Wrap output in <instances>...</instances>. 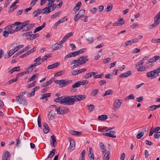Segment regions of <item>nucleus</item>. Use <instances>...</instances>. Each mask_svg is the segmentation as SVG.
I'll list each match as a JSON object with an SVG mask.
<instances>
[{"label": "nucleus", "instance_id": "nucleus-14", "mask_svg": "<svg viewBox=\"0 0 160 160\" xmlns=\"http://www.w3.org/2000/svg\"><path fill=\"white\" fill-rule=\"evenodd\" d=\"M50 144L52 146L55 147L57 144L56 139L54 135L51 136Z\"/></svg>", "mask_w": 160, "mask_h": 160}, {"label": "nucleus", "instance_id": "nucleus-60", "mask_svg": "<svg viewBox=\"0 0 160 160\" xmlns=\"http://www.w3.org/2000/svg\"><path fill=\"white\" fill-rule=\"evenodd\" d=\"M140 51V49L135 48L132 51V53H136L139 52Z\"/></svg>", "mask_w": 160, "mask_h": 160}, {"label": "nucleus", "instance_id": "nucleus-39", "mask_svg": "<svg viewBox=\"0 0 160 160\" xmlns=\"http://www.w3.org/2000/svg\"><path fill=\"white\" fill-rule=\"evenodd\" d=\"M100 148L103 152V154H104L106 151V148L104 146V145L102 142H101L100 143Z\"/></svg>", "mask_w": 160, "mask_h": 160}, {"label": "nucleus", "instance_id": "nucleus-64", "mask_svg": "<svg viewBox=\"0 0 160 160\" xmlns=\"http://www.w3.org/2000/svg\"><path fill=\"white\" fill-rule=\"evenodd\" d=\"M87 40L89 42V43L91 44L92 43L93 41V38L92 37L88 38Z\"/></svg>", "mask_w": 160, "mask_h": 160}, {"label": "nucleus", "instance_id": "nucleus-51", "mask_svg": "<svg viewBox=\"0 0 160 160\" xmlns=\"http://www.w3.org/2000/svg\"><path fill=\"white\" fill-rule=\"evenodd\" d=\"M80 86L79 81H78L77 82H76L72 86V87L73 88H78Z\"/></svg>", "mask_w": 160, "mask_h": 160}, {"label": "nucleus", "instance_id": "nucleus-42", "mask_svg": "<svg viewBox=\"0 0 160 160\" xmlns=\"http://www.w3.org/2000/svg\"><path fill=\"white\" fill-rule=\"evenodd\" d=\"M132 44L131 40L126 42L122 44L121 46L124 47H126L128 45H130Z\"/></svg>", "mask_w": 160, "mask_h": 160}, {"label": "nucleus", "instance_id": "nucleus-17", "mask_svg": "<svg viewBox=\"0 0 160 160\" xmlns=\"http://www.w3.org/2000/svg\"><path fill=\"white\" fill-rule=\"evenodd\" d=\"M157 71L156 69L151 71V79L154 78L158 76L159 72H158Z\"/></svg>", "mask_w": 160, "mask_h": 160}, {"label": "nucleus", "instance_id": "nucleus-47", "mask_svg": "<svg viewBox=\"0 0 160 160\" xmlns=\"http://www.w3.org/2000/svg\"><path fill=\"white\" fill-rule=\"evenodd\" d=\"M86 151L85 150H83L81 153L80 159L81 160H84V156L85 154Z\"/></svg>", "mask_w": 160, "mask_h": 160}, {"label": "nucleus", "instance_id": "nucleus-55", "mask_svg": "<svg viewBox=\"0 0 160 160\" xmlns=\"http://www.w3.org/2000/svg\"><path fill=\"white\" fill-rule=\"evenodd\" d=\"M80 85H85L87 84L88 83V80H83L82 81H79Z\"/></svg>", "mask_w": 160, "mask_h": 160}, {"label": "nucleus", "instance_id": "nucleus-32", "mask_svg": "<svg viewBox=\"0 0 160 160\" xmlns=\"http://www.w3.org/2000/svg\"><path fill=\"white\" fill-rule=\"evenodd\" d=\"M89 153L88 154V156L90 158H92L93 160L94 159V157L92 149L91 148H89Z\"/></svg>", "mask_w": 160, "mask_h": 160}, {"label": "nucleus", "instance_id": "nucleus-53", "mask_svg": "<svg viewBox=\"0 0 160 160\" xmlns=\"http://www.w3.org/2000/svg\"><path fill=\"white\" fill-rule=\"evenodd\" d=\"M86 48H83L82 49H81L80 50L77 51V53H78V55L83 53L86 51Z\"/></svg>", "mask_w": 160, "mask_h": 160}, {"label": "nucleus", "instance_id": "nucleus-18", "mask_svg": "<svg viewBox=\"0 0 160 160\" xmlns=\"http://www.w3.org/2000/svg\"><path fill=\"white\" fill-rule=\"evenodd\" d=\"M132 72L131 71H127L126 72H125L121 74L119 76L120 78H126L128 76H130L132 74Z\"/></svg>", "mask_w": 160, "mask_h": 160}, {"label": "nucleus", "instance_id": "nucleus-33", "mask_svg": "<svg viewBox=\"0 0 160 160\" xmlns=\"http://www.w3.org/2000/svg\"><path fill=\"white\" fill-rule=\"evenodd\" d=\"M160 59L159 56L156 55L152 57L151 59V63L157 62L159 59Z\"/></svg>", "mask_w": 160, "mask_h": 160}, {"label": "nucleus", "instance_id": "nucleus-45", "mask_svg": "<svg viewBox=\"0 0 160 160\" xmlns=\"http://www.w3.org/2000/svg\"><path fill=\"white\" fill-rule=\"evenodd\" d=\"M135 98V97L132 94L129 95L125 99V101H127L128 99H133Z\"/></svg>", "mask_w": 160, "mask_h": 160}, {"label": "nucleus", "instance_id": "nucleus-43", "mask_svg": "<svg viewBox=\"0 0 160 160\" xmlns=\"http://www.w3.org/2000/svg\"><path fill=\"white\" fill-rule=\"evenodd\" d=\"M39 74H35L32 76L30 78L28 79V82H30L33 80H34L38 76Z\"/></svg>", "mask_w": 160, "mask_h": 160}, {"label": "nucleus", "instance_id": "nucleus-21", "mask_svg": "<svg viewBox=\"0 0 160 160\" xmlns=\"http://www.w3.org/2000/svg\"><path fill=\"white\" fill-rule=\"evenodd\" d=\"M54 80V78H52L48 81H47V82L42 83L41 84V86L42 87H45L46 86H48L51 84L52 82H53Z\"/></svg>", "mask_w": 160, "mask_h": 160}, {"label": "nucleus", "instance_id": "nucleus-12", "mask_svg": "<svg viewBox=\"0 0 160 160\" xmlns=\"http://www.w3.org/2000/svg\"><path fill=\"white\" fill-rule=\"evenodd\" d=\"M74 99L72 97V96L67 97L66 105H73L74 103Z\"/></svg>", "mask_w": 160, "mask_h": 160}, {"label": "nucleus", "instance_id": "nucleus-41", "mask_svg": "<svg viewBox=\"0 0 160 160\" xmlns=\"http://www.w3.org/2000/svg\"><path fill=\"white\" fill-rule=\"evenodd\" d=\"M56 151L55 149H52V151L50 153H49V154L48 155L47 158H50L52 157L55 154V152Z\"/></svg>", "mask_w": 160, "mask_h": 160}, {"label": "nucleus", "instance_id": "nucleus-37", "mask_svg": "<svg viewBox=\"0 0 160 160\" xmlns=\"http://www.w3.org/2000/svg\"><path fill=\"white\" fill-rule=\"evenodd\" d=\"M65 72V70H62L60 72L55 73L54 74L55 77H58L60 76L63 74H64Z\"/></svg>", "mask_w": 160, "mask_h": 160}, {"label": "nucleus", "instance_id": "nucleus-54", "mask_svg": "<svg viewBox=\"0 0 160 160\" xmlns=\"http://www.w3.org/2000/svg\"><path fill=\"white\" fill-rule=\"evenodd\" d=\"M154 137L157 139H159L160 138V132H157L154 135Z\"/></svg>", "mask_w": 160, "mask_h": 160}, {"label": "nucleus", "instance_id": "nucleus-1", "mask_svg": "<svg viewBox=\"0 0 160 160\" xmlns=\"http://www.w3.org/2000/svg\"><path fill=\"white\" fill-rule=\"evenodd\" d=\"M51 3L50 2L47 5V7H45L44 9L41 10L42 13L43 14H45L51 12V8H52V11H53L55 9L56 7V5L53 4L52 5H50Z\"/></svg>", "mask_w": 160, "mask_h": 160}, {"label": "nucleus", "instance_id": "nucleus-29", "mask_svg": "<svg viewBox=\"0 0 160 160\" xmlns=\"http://www.w3.org/2000/svg\"><path fill=\"white\" fill-rule=\"evenodd\" d=\"M146 131V129H143L142 130V131L140 132L137 135L136 137L138 139L141 138L144 135V132Z\"/></svg>", "mask_w": 160, "mask_h": 160}, {"label": "nucleus", "instance_id": "nucleus-30", "mask_svg": "<svg viewBox=\"0 0 160 160\" xmlns=\"http://www.w3.org/2000/svg\"><path fill=\"white\" fill-rule=\"evenodd\" d=\"M20 67L19 66L15 67L12 68L8 72L10 74H12L15 71H19L20 70Z\"/></svg>", "mask_w": 160, "mask_h": 160}, {"label": "nucleus", "instance_id": "nucleus-6", "mask_svg": "<svg viewBox=\"0 0 160 160\" xmlns=\"http://www.w3.org/2000/svg\"><path fill=\"white\" fill-rule=\"evenodd\" d=\"M70 63L72 65L74 64L71 67V68L72 69L76 68L82 65L80 62V58H79L78 59L71 61Z\"/></svg>", "mask_w": 160, "mask_h": 160}, {"label": "nucleus", "instance_id": "nucleus-25", "mask_svg": "<svg viewBox=\"0 0 160 160\" xmlns=\"http://www.w3.org/2000/svg\"><path fill=\"white\" fill-rule=\"evenodd\" d=\"M45 26V23L44 22L41 26H39L36 28L35 30H34L33 32L35 33L37 32H38L41 30L43 28H44Z\"/></svg>", "mask_w": 160, "mask_h": 160}, {"label": "nucleus", "instance_id": "nucleus-16", "mask_svg": "<svg viewBox=\"0 0 160 160\" xmlns=\"http://www.w3.org/2000/svg\"><path fill=\"white\" fill-rule=\"evenodd\" d=\"M116 132L114 131H111L109 132L108 133H105L104 134V135L109 137L112 138H116V135H114Z\"/></svg>", "mask_w": 160, "mask_h": 160}, {"label": "nucleus", "instance_id": "nucleus-40", "mask_svg": "<svg viewBox=\"0 0 160 160\" xmlns=\"http://www.w3.org/2000/svg\"><path fill=\"white\" fill-rule=\"evenodd\" d=\"M39 36V34L38 33H36L34 34H31V36L30 37L29 40H31L33 39H34L36 38L37 37H38Z\"/></svg>", "mask_w": 160, "mask_h": 160}, {"label": "nucleus", "instance_id": "nucleus-58", "mask_svg": "<svg viewBox=\"0 0 160 160\" xmlns=\"http://www.w3.org/2000/svg\"><path fill=\"white\" fill-rule=\"evenodd\" d=\"M59 12H57L56 13L54 14H53L51 16V18L54 19L56 18L59 16Z\"/></svg>", "mask_w": 160, "mask_h": 160}, {"label": "nucleus", "instance_id": "nucleus-3", "mask_svg": "<svg viewBox=\"0 0 160 160\" xmlns=\"http://www.w3.org/2000/svg\"><path fill=\"white\" fill-rule=\"evenodd\" d=\"M72 80H67L66 79H62L60 80H56L55 81V82L59 85L60 88H62L66 86L68 84L71 83L72 82Z\"/></svg>", "mask_w": 160, "mask_h": 160}, {"label": "nucleus", "instance_id": "nucleus-62", "mask_svg": "<svg viewBox=\"0 0 160 160\" xmlns=\"http://www.w3.org/2000/svg\"><path fill=\"white\" fill-rule=\"evenodd\" d=\"M17 7L16 5L13 3L10 7V9L9 10V12H12L14 10V9H13L12 8L13 7Z\"/></svg>", "mask_w": 160, "mask_h": 160}, {"label": "nucleus", "instance_id": "nucleus-19", "mask_svg": "<svg viewBox=\"0 0 160 160\" xmlns=\"http://www.w3.org/2000/svg\"><path fill=\"white\" fill-rule=\"evenodd\" d=\"M19 23H20L18 22H16L13 24H12L6 27L5 29L6 30H8L9 29H12L14 28L15 26H18L19 25Z\"/></svg>", "mask_w": 160, "mask_h": 160}, {"label": "nucleus", "instance_id": "nucleus-57", "mask_svg": "<svg viewBox=\"0 0 160 160\" xmlns=\"http://www.w3.org/2000/svg\"><path fill=\"white\" fill-rule=\"evenodd\" d=\"M92 76L91 72L86 74L84 76V78L85 79H88L91 77Z\"/></svg>", "mask_w": 160, "mask_h": 160}, {"label": "nucleus", "instance_id": "nucleus-63", "mask_svg": "<svg viewBox=\"0 0 160 160\" xmlns=\"http://www.w3.org/2000/svg\"><path fill=\"white\" fill-rule=\"evenodd\" d=\"M9 33L8 31V32L7 31H4L2 32L3 35L5 37H7Z\"/></svg>", "mask_w": 160, "mask_h": 160}, {"label": "nucleus", "instance_id": "nucleus-11", "mask_svg": "<svg viewBox=\"0 0 160 160\" xmlns=\"http://www.w3.org/2000/svg\"><path fill=\"white\" fill-rule=\"evenodd\" d=\"M69 141L70 142V146L68 148V151L69 152L73 150L75 147V143L74 140H69Z\"/></svg>", "mask_w": 160, "mask_h": 160}, {"label": "nucleus", "instance_id": "nucleus-24", "mask_svg": "<svg viewBox=\"0 0 160 160\" xmlns=\"http://www.w3.org/2000/svg\"><path fill=\"white\" fill-rule=\"evenodd\" d=\"M60 104H64V105H66L67 97L65 96H62L60 97Z\"/></svg>", "mask_w": 160, "mask_h": 160}, {"label": "nucleus", "instance_id": "nucleus-8", "mask_svg": "<svg viewBox=\"0 0 160 160\" xmlns=\"http://www.w3.org/2000/svg\"><path fill=\"white\" fill-rule=\"evenodd\" d=\"M85 10H81L78 13L74 16V18L75 21L77 22L79 18L82 17L85 14Z\"/></svg>", "mask_w": 160, "mask_h": 160}, {"label": "nucleus", "instance_id": "nucleus-61", "mask_svg": "<svg viewBox=\"0 0 160 160\" xmlns=\"http://www.w3.org/2000/svg\"><path fill=\"white\" fill-rule=\"evenodd\" d=\"M86 70L87 69L86 68H81L78 70V74L84 72H85Z\"/></svg>", "mask_w": 160, "mask_h": 160}, {"label": "nucleus", "instance_id": "nucleus-34", "mask_svg": "<svg viewBox=\"0 0 160 160\" xmlns=\"http://www.w3.org/2000/svg\"><path fill=\"white\" fill-rule=\"evenodd\" d=\"M62 46L61 44H60L58 43H56L54 44V48H53V50H56L61 48Z\"/></svg>", "mask_w": 160, "mask_h": 160}, {"label": "nucleus", "instance_id": "nucleus-52", "mask_svg": "<svg viewBox=\"0 0 160 160\" xmlns=\"http://www.w3.org/2000/svg\"><path fill=\"white\" fill-rule=\"evenodd\" d=\"M112 5L111 6L110 5H108V7L107 8L105 9V10L106 11V12H109L112 10Z\"/></svg>", "mask_w": 160, "mask_h": 160}, {"label": "nucleus", "instance_id": "nucleus-50", "mask_svg": "<svg viewBox=\"0 0 160 160\" xmlns=\"http://www.w3.org/2000/svg\"><path fill=\"white\" fill-rule=\"evenodd\" d=\"M33 69H34V68L32 67V65H31L26 69V71H27L28 73H29L30 71L31 72L32 71Z\"/></svg>", "mask_w": 160, "mask_h": 160}, {"label": "nucleus", "instance_id": "nucleus-10", "mask_svg": "<svg viewBox=\"0 0 160 160\" xmlns=\"http://www.w3.org/2000/svg\"><path fill=\"white\" fill-rule=\"evenodd\" d=\"M72 97L74 98V102L81 101L85 99L86 96L85 95H78L73 96Z\"/></svg>", "mask_w": 160, "mask_h": 160}, {"label": "nucleus", "instance_id": "nucleus-26", "mask_svg": "<svg viewBox=\"0 0 160 160\" xmlns=\"http://www.w3.org/2000/svg\"><path fill=\"white\" fill-rule=\"evenodd\" d=\"M59 65V63L56 62L48 66L47 68L48 69H51L54 68H56L58 67Z\"/></svg>", "mask_w": 160, "mask_h": 160}, {"label": "nucleus", "instance_id": "nucleus-7", "mask_svg": "<svg viewBox=\"0 0 160 160\" xmlns=\"http://www.w3.org/2000/svg\"><path fill=\"white\" fill-rule=\"evenodd\" d=\"M154 23L151 25V28H152L159 24L160 22V15L158 13L154 17Z\"/></svg>", "mask_w": 160, "mask_h": 160}, {"label": "nucleus", "instance_id": "nucleus-35", "mask_svg": "<svg viewBox=\"0 0 160 160\" xmlns=\"http://www.w3.org/2000/svg\"><path fill=\"white\" fill-rule=\"evenodd\" d=\"M51 95V93H46L42 95V97L40 98L41 100L44 99L46 98L49 97Z\"/></svg>", "mask_w": 160, "mask_h": 160}, {"label": "nucleus", "instance_id": "nucleus-4", "mask_svg": "<svg viewBox=\"0 0 160 160\" xmlns=\"http://www.w3.org/2000/svg\"><path fill=\"white\" fill-rule=\"evenodd\" d=\"M55 110L58 114L61 115H64L67 113L69 111L68 108L64 107H60L58 108H56Z\"/></svg>", "mask_w": 160, "mask_h": 160}, {"label": "nucleus", "instance_id": "nucleus-48", "mask_svg": "<svg viewBox=\"0 0 160 160\" xmlns=\"http://www.w3.org/2000/svg\"><path fill=\"white\" fill-rule=\"evenodd\" d=\"M98 89H95L93 90L92 92L91 93V95L92 96H95L98 93Z\"/></svg>", "mask_w": 160, "mask_h": 160}, {"label": "nucleus", "instance_id": "nucleus-22", "mask_svg": "<svg viewBox=\"0 0 160 160\" xmlns=\"http://www.w3.org/2000/svg\"><path fill=\"white\" fill-rule=\"evenodd\" d=\"M34 23H31L29 24H28L27 26V29H25V28L24 29L22 30V32H26L27 31H29L31 30V29L33 28L34 26Z\"/></svg>", "mask_w": 160, "mask_h": 160}, {"label": "nucleus", "instance_id": "nucleus-2", "mask_svg": "<svg viewBox=\"0 0 160 160\" xmlns=\"http://www.w3.org/2000/svg\"><path fill=\"white\" fill-rule=\"evenodd\" d=\"M15 101L19 104L23 106H26L28 103L26 99L22 95H19L16 97Z\"/></svg>", "mask_w": 160, "mask_h": 160}, {"label": "nucleus", "instance_id": "nucleus-56", "mask_svg": "<svg viewBox=\"0 0 160 160\" xmlns=\"http://www.w3.org/2000/svg\"><path fill=\"white\" fill-rule=\"evenodd\" d=\"M23 29L22 27L21 26L20 24L18 25L15 28V31H16V32L22 29Z\"/></svg>", "mask_w": 160, "mask_h": 160}, {"label": "nucleus", "instance_id": "nucleus-15", "mask_svg": "<svg viewBox=\"0 0 160 160\" xmlns=\"http://www.w3.org/2000/svg\"><path fill=\"white\" fill-rule=\"evenodd\" d=\"M10 155L9 152L6 151L4 153L2 157V160H9Z\"/></svg>", "mask_w": 160, "mask_h": 160}, {"label": "nucleus", "instance_id": "nucleus-20", "mask_svg": "<svg viewBox=\"0 0 160 160\" xmlns=\"http://www.w3.org/2000/svg\"><path fill=\"white\" fill-rule=\"evenodd\" d=\"M55 113L53 111L51 110L48 114V118L49 120H52L54 118Z\"/></svg>", "mask_w": 160, "mask_h": 160}, {"label": "nucleus", "instance_id": "nucleus-38", "mask_svg": "<svg viewBox=\"0 0 160 160\" xmlns=\"http://www.w3.org/2000/svg\"><path fill=\"white\" fill-rule=\"evenodd\" d=\"M42 9H38L35 11L33 13L34 17L38 16L40 13H42V11L41 10Z\"/></svg>", "mask_w": 160, "mask_h": 160}, {"label": "nucleus", "instance_id": "nucleus-36", "mask_svg": "<svg viewBox=\"0 0 160 160\" xmlns=\"http://www.w3.org/2000/svg\"><path fill=\"white\" fill-rule=\"evenodd\" d=\"M19 22L20 23L19 24V25L20 24L22 27V28H23L24 27L27 26V25L28 24V23L29 22V21H25L24 22Z\"/></svg>", "mask_w": 160, "mask_h": 160}, {"label": "nucleus", "instance_id": "nucleus-23", "mask_svg": "<svg viewBox=\"0 0 160 160\" xmlns=\"http://www.w3.org/2000/svg\"><path fill=\"white\" fill-rule=\"evenodd\" d=\"M108 118V116L106 115H102L99 116L98 117V119L99 120L103 121Z\"/></svg>", "mask_w": 160, "mask_h": 160}, {"label": "nucleus", "instance_id": "nucleus-44", "mask_svg": "<svg viewBox=\"0 0 160 160\" xmlns=\"http://www.w3.org/2000/svg\"><path fill=\"white\" fill-rule=\"evenodd\" d=\"M112 93V90H107L103 94V97H104L106 95H109Z\"/></svg>", "mask_w": 160, "mask_h": 160}, {"label": "nucleus", "instance_id": "nucleus-46", "mask_svg": "<svg viewBox=\"0 0 160 160\" xmlns=\"http://www.w3.org/2000/svg\"><path fill=\"white\" fill-rule=\"evenodd\" d=\"M88 110H89L90 112H91L94 110V106L93 105L90 104V105H88Z\"/></svg>", "mask_w": 160, "mask_h": 160}, {"label": "nucleus", "instance_id": "nucleus-59", "mask_svg": "<svg viewBox=\"0 0 160 160\" xmlns=\"http://www.w3.org/2000/svg\"><path fill=\"white\" fill-rule=\"evenodd\" d=\"M111 60V59L110 58H107L103 59V63L105 64L108 62H109Z\"/></svg>", "mask_w": 160, "mask_h": 160}, {"label": "nucleus", "instance_id": "nucleus-13", "mask_svg": "<svg viewBox=\"0 0 160 160\" xmlns=\"http://www.w3.org/2000/svg\"><path fill=\"white\" fill-rule=\"evenodd\" d=\"M80 58V61L82 65L85 63L89 60L87 56H84L79 58Z\"/></svg>", "mask_w": 160, "mask_h": 160}, {"label": "nucleus", "instance_id": "nucleus-5", "mask_svg": "<svg viewBox=\"0 0 160 160\" xmlns=\"http://www.w3.org/2000/svg\"><path fill=\"white\" fill-rule=\"evenodd\" d=\"M122 100L121 99H117L116 100L113 104L112 109L114 111H117L121 105Z\"/></svg>", "mask_w": 160, "mask_h": 160}, {"label": "nucleus", "instance_id": "nucleus-31", "mask_svg": "<svg viewBox=\"0 0 160 160\" xmlns=\"http://www.w3.org/2000/svg\"><path fill=\"white\" fill-rule=\"evenodd\" d=\"M32 33V31H29L26 33H25L23 34L22 35V36L27 37V39L29 40V38L31 36V34Z\"/></svg>", "mask_w": 160, "mask_h": 160}, {"label": "nucleus", "instance_id": "nucleus-28", "mask_svg": "<svg viewBox=\"0 0 160 160\" xmlns=\"http://www.w3.org/2000/svg\"><path fill=\"white\" fill-rule=\"evenodd\" d=\"M110 152L109 151L106 152L105 151L104 154H103L104 157L103 159L105 160H109L110 158Z\"/></svg>", "mask_w": 160, "mask_h": 160}, {"label": "nucleus", "instance_id": "nucleus-27", "mask_svg": "<svg viewBox=\"0 0 160 160\" xmlns=\"http://www.w3.org/2000/svg\"><path fill=\"white\" fill-rule=\"evenodd\" d=\"M43 126L44 128L43 129L45 133H47L50 131L49 127L46 123H44Z\"/></svg>", "mask_w": 160, "mask_h": 160}, {"label": "nucleus", "instance_id": "nucleus-9", "mask_svg": "<svg viewBox=\"0 0 160 160\" xmlns=\"http://www.w3.org/2000/svg\"><path fill=\"white\" fill-rule=\"evenodd\" d=\"M144 62L143 60H142L138 62V64L136 65V68L138 71H142L146 70L145 68L143 66L142 67Z\"/></svg>", "mask_w": 160, "mask_h": 160}, {"label": "nucleus", "instance_id": "nucleus-49", "mask_svg": "<svg viewBox=\"0 0 160 160\" xmlns=\"http://www.w3.org/2000/svg\"><path fill=\"white\" fill-rule=\"evenodd\" d=\"M27 73H28L27 71H25L22 72H21V73H18V74H17L16 75V77H21V76H23Z\"/></svg>", "mask_w": 160, "mask_h": 160}]
</instances>
